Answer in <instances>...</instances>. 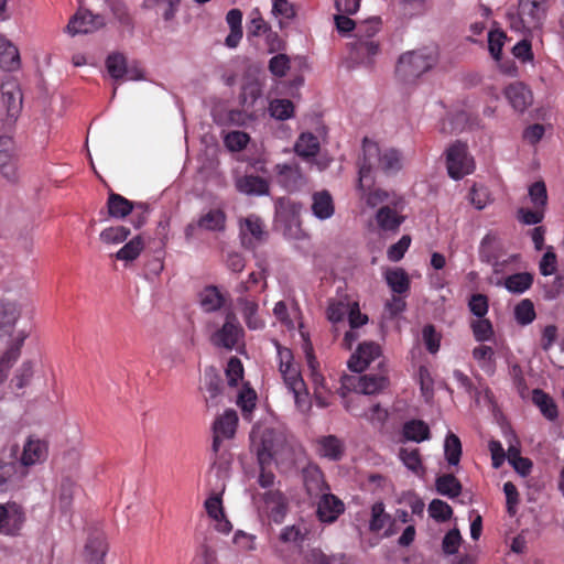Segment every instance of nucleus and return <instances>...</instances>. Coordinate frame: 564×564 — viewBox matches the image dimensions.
I'll use <instances>...</instances> for the list:
<instances>
[{
	"mask_svg": "<svg viewBox=\"0 0 564 564\" xmlns=\"http://www.w3.org/2000/svg\"><path fill=\"white\" fill-rule=\"evenodd\" d=\"M251 437L254 445L259 438L257 452L261 463L274 458L280 463L296 465L304 459L303 447L281 429H264L260 434L253 431Z\"/></svg>",
	"mask_w": 564,
	"mask_h": 564,
	"instance_id": "1",
	"label": "nucleus"
},
{
	"mask_svg": "<svg viewBox=\"0 0 564 564\" xmlns=\"http://www.w3.org/2000/svg\"><path fill=\"white\" fill-rule=\"evenodd\" d=\"M279 369L284 384L294 398L296 409L307 414L312 409V401L308 395L305 382L302 379L297 366L293 362V355L289 348L276 345Z\"/></svg>",
	"mask_w": 564,
	"mask_h": 564,
	"instance_id": "2",
	"label": "nucleus"
},
{
	"mask_svg": "<svg viewBox=\"0 0 564 564\" xmlns=\"http://www.w3.org/2000/svg\"><path fill=\"white\" fill-rule=\"evenodd\" d=\"M438 61L437 50L424 47L402 54L395 67V75L403 84H412L432 69Z\"/></svg>",
	"mask_w": 564,
	"mask_h": 564,
	"instance_id": "3",
	"label": "nucleus"
},
{
	"mask_svg": "<svg viewBox=\"0 0 564 564\" xmlns=\"http://www.w3.org/2000/svg\"><path fill=\"white\" fill-rule=\"evenodd\" d=\"M403 165L402 154L393 148L381 149L379 144L369 139H364L362 143V163L360 166H367L371 174L373 167L381 169L386 173H395Z\"/></svg>",
	"mask_w": 564,
	"mask_h": 564,
	"instance_id": "4",
	"label": "nucleus"
},
{
	"mask_svg": "<svg viewBox=\"0 0 564 564\" xmlns=\"http://www.w3.org/2000/svg\"><path fill=\"white\" fill-rule=\"evenodd\" d=\"M229 475L230 460L225 456H220L212 465L207 474V481L213 487L214 494L205 501V509L212 520L225 514L220 495L225 490L226 480L229 478Z\"/></svg>",
	"mask_w": 564,
	"mask_h": 564,
	"instance_id": "5",
	"label": "nucleus"
},
{
	"mask_svg": "<svg viewBox=\"0 0 564 564\" xmlns=\"http://www.w3.org/2000/svg\"><path fill=\"white\" fill-rule=\"evenodd\" d=\"M357 188L360 199L370 208L390 204L398 206L401 204L402 197L397 193L372 186V176L368 173L367 166L359 167Z\"/></svg>",
	"mask_w": 564,
	"mask_h": 564,
	"instance_id": "6",
	"label": "nucleus"
},
{
	"mask_svg": "<svg viewBox=\"0 0 564 564\" xmlns=\"http://www.w3.org/2000/svg\"><path fill=\"white\" fill-rule=\"evenodd\" d=\"M378 21L371 19L358 28V39L351 44V58L358 64H370L379 52V44L372 39L378 32Z\"/></svg>",
	"mask_w": 564,
	"mask_h": 564,
	"instance_id": "7",
	"label": "nucleus"
},
{
	"mask_svg": "<svg viewBox=\"0 0 564 564\" xmlns=\"http://www.w3.org/2000/svg\"><path fill=\"white\" fill-rule=\"evenodd\" d=\"M253 501L261 516L275 523L283 522L289 511V500L281 489H269L253 495Z\"/></svg>",
	"mask_w": 564,
	"mask_h": 564,
	"instance_id": "8",
	"label": "nucleus"
},
{
	"mask_svg": "<svg viewBox=\"0 0 564 564\" xmlns=\"http://www.w3.org/2000/svg\"><path fill=\"white\" fill-rule=\"evenodd\" d=\"M22 91L17 79L7 77L0 87V107L6 112V122L12 124L22 110Z\"/></svg>",
	"mask_w": 564,
	"mask_h": 564,
	"instance_id": "9",
	"label": "nucleus"
},
{
	"mask_svg": "<svg viewBox=\"0 0 564 564\" xmlns=\"http://www.w3.org/2000/svg\"><path fill=\"white\" fill-rule=\"evenodd\" d=\"M446 167L448 175L454 180H460L474 171V159L468 153L466 144L455 142L448 147L446 150Z\"/></svg>",
	"mask_w": 564,
	"mask_h": 564,
	"instance_id": "10",
	"label": "nucleus"
},
{
	"mask_svg": "<svg viewBox=\"0 0 564 564\" xmlns=\"http://www.w3.org/2000/svg\"><path fill=\"white\" fill-rule=\"evenodd\" d=\"M546 7L519 3V9L511 17V28L517 31H532L541 26L545 19Z\"/></svg>",
	"mask_w": 564,
	"mask_h": 564,
	"instance_id": "11",
	"label": "nucleus"
},
{
	"mask_svg": "<svg viewBox=\"0 0 564 564\" xmlns=\"http://www.w3.org/2000/svg\"><path fill=\"white\" fill-rule=\"evenodd\" d=\"M388 380L382 375H366L362 377H345L341 390H355L361 394H375L387 387ZM341 397L346 393L341 391Z\"/></svg>",
	"mask_w": 564,
	"mask_h": 564,
	"instance_id": "12",
	"label": "nucleus"
},
{
	"mask_svg": "<svg viewBox=\"0 0 564 564\" xmlns=\"http://www.w3.org/2000/svg\"><path fill=\"white\" fill-rule=\"evenodd\" d=\"M25 522L22 507L15 502L0 505V533L15 536L20 533Z\"/></svg>",
	"mask_w": 564,
	"mask_h": 564,
	"instance_id": "13",
	"label": "nucleus"
},
{
	"mask_svg": "<svg viewBox=\"0 0 564 564\" xmlns=\"http://www.w3.org/2000/svg\"><path fill=\"white\" fill-rule=\"evenodd\" d=\"M226 226V215L221 209L214 208L203 214L196 221L185 227V238L191 241L198 229L207 231H223Z\"/></svg>",
	"mask_w": 564,
	"mask_h": 564,
	"instance_id": "14",
	"label": "nucleus"
},
{
	"mask_svg": "<svg viewBox=\"0 0 564 564\" xmlns=\"http://www.w3.org/2000/svg\"><path fill=\"white\" fill-rule=\"evenodd\" d=\"M104 24L105 20L101 15L79 9L66 25V32L72 36L91 33L99 30Z\"/></svg>",
	"mask_w": 564,
	"mask_h": 564,
	"instance_id": "15",
	"label": "nucleus"
},
{
	"mask_svg": "<svg viewBox=\"0 0 564 564\" xmlns=\"http://www.w3.org/2000/svg\"><path fill=\"white\" fill-rule=\"evenodd\" d=\"M403 208V198H401V204L398 206L390 204L379 207L375 215L378 228L384 232H397L404 221V216L402 215Z\"/></svg>",
	"mask_w": 564,
	"mask_h": 564,
	"instance_id": "16",
	"label": "nucleus"
},
{
	"mask_svg": "<svg viewBox=\"0 0 564 564\" xmlns=\"http://www.w3.org/2000/svg\"><path fill=\"white\" fill-rule=\"evenodd\" d=\"M241 334L242 328L235 314L228 313L223 327L213 335L212 341L218 347L231 349L238 344Z\"/></svg>",
	"mask_w": 564,
	"mask_h": 564,
	"instance_id": "17",
	"label": "nucleus"
},
{
	"mask_svg": "<svg viewBox=\"0 0 564 564\" xmlns=\"http://www.w3.org/2000/svg\"><path fill=\"white\" fill-rule=\"evenodd\" d=\"M237 423L238 416L234 410H227L216 419L213 425V451L215 453L219 451L220 443L224 440H229L235 435Z\"/></svg>",
	"mask_w": 564,
	"mask_h": 564,
	"instance_id": "18",
	"label": "nucleus"
},
{
	"mask_svg": "<svg viewBox=\"0 0 564 564\" xmlns=\"http://www.w3.org/2000/svg\"><path fill=\"white\" fill-rule=\"evenodd\" d=\"M48 456V445L44 440L29 436L24 442L20 462L24 467L42 464Z\"/></svg>",
	"mask_w": 564,
	"mask_h": 564,
	"instance_id": "19",
	"label": "nucleus"
},
{
	"mask_svg": "<svg viewBox=\"0 0 564 564\" xmlns=\"http://www.w3.org/2000/svg\"><path fill=\"white\" fill-rule=\"evenodd\" d=\"M0 174L11 182L18 178L14 142L9 135L0 137Z\"/></svg>",
	"mask_w": 564,
	"mask_h": 564,
	"instance_id": "20",
	"label": "nucleus"
},
{
	"mask_svg": "<svg viewBox=\"0 0 564 564\" xmlns=\"http://www.w3.org/2000/svg\"><path fill=\"white\" fill-rule=\"evenodd\" d=\"M240 236L242 245L254 248L267 236L263 221L256 215H249L240 221Z\"/></svg>",
	"mask_w": 564,
	"mask_h": 564,
	"instance_id": "21",
	"label": "nucleus"
},
{
	"mask_svg": "<svg viewBox=\"0 0 564 564\" xmlns=\"http://www.w3.org/2000/svg\"><path fill=\"white\" fill-rule=\"evenodd\" d=\"M108 551L106 536L101 531H93L88 534L84 546V557L87 564H102Z\"/></svg>",
	"mask_w": 564,
	"mask_h": 564,
	"instance_id": "22",
	"label": "nucleus"
},
{
	"mask_svg": "<svg viewBox=\"0 0 564 564\" xmlns=\"http://www.w3.org/2000/svg\"><path fill=\"white\" fill-rule=\"evenodd\" d=\"M381 354L380 346L373 341H365L360 344L355 354L348 360V367L355 372L364 371L371 361L377 359Z\"/></svg>",
	"mask_w": 564,
	"mask_h": 564,
	"instance_id": "23",
	"label": "nucleus"
},
{
	"mask_svg": "<svg viewBox=\"0 0 564 564\" xmlns=\"http://www.w3.org/2000/svg\"><path fill=\"white\" fill-rule=\"evenodd\" d=\"M273 316L286 329L293 330L299 326L302 338H305V333L302 330V323L300 321V310L295 305L289 306L284 301H279L273 307Z\"/></svg>",
	"mask_w": 564,
	"mask_h": 564,
	"instance_id": "24",
	"label": "nucleus"
},
{
	"mask_svg": "<svg viewBox=\"0 0 564 564\" xmlns=\"http://www.w3.org/2000/svg\"><path fill=\"white\" fill-rule=\"evenodd\" d=\"M345 510L340 499L330 492L323 494L317 502V516L323 522H334Z\"/></svg>",
	"mask_w": 564,
	"mask_h": 564,
	"instance_id": "25",
	"label": "nucleus"
},
{
	"mask_svg": "<svg viewBox=\"0 0 564 564\" xmlns=\"http://www.w3.org/2000/svg\"><path fill=\"white\" fill-rule=\"evenodd\" d=\"M505 95L512 108L519 112H523L533 101L531 90L520 82L510 84Z\"/></svg>",
	"mask_w": 564,
	"mask_h": 564,
	"instance_id": "26",
	"label": "nucleus"
},
{
	"mask_svg": "<svg viewBox=\"0 0 564 564\" xmlns=\"http://www.w3.org/2000/svg\"><path fill=\"white\" fill-rule=\"evenodd\" d=\"M311 210L315 218L326 220L334 216L335 204L333 196L326 189L313 193Z\"/></svg>",
	"mask_w": 564,
	"mask_h": 564,
	"instance_id": "27",
	"label": "nucleus"
},
{
	"mask_svg": "<svg viewBox=\"0 0 564 564\" xmlns=\"http://www.w3.org/2000/svg\"><path fill=\"white\" fill-rule=\"evenodd\" d=\"M316 451L321 457L339 460L345 453V444L335 435H326L316 441Z\"/></svg>",
	"mask_w": 564,
	"mask_h": 564,
	"instance_id": "28",
	"label": "nucleus"
},
{
	"mask_svg": "<svg viewBox=\"0 0 564 564\" xmlns=\"http://www.w3.org/2000/svg\"><path fill=\"white\" fill-rule=\"evenodd\" d=\"M235 186L238 192L245 195H267L269 193V183L258 175H242L235 180Z\"/></svg>",
	"mask_w": 564,
	"mask_h": 564,
	"instance_id": "29",
	"label": "nucleus"
},
{
	"mask_svg": "<svg viewBox=\"0 0 564 564\" xmlns=\"http://www.w3.org/2000/svg\"><path fill=\"white\" fill-rule=\"evenodd\" d=\"M354 299L347 294H337L336 297L330 299L326 310V316L333 324L344 321L345 316L352 305Z\"/></svg>",
	"mask_w": 564,
	"mask_h": 564,
	"instance_id": "30",
	"label": "nucleus"
},
{
	"mask_svg": "<svg viewBox=\"0 0 564 564\" xmlns=\"http://www.w3.org/2000/svg\"><path fill=\"white\" fill-rule=\"evenodd\" d=\"M293 564H352L345 555L327 556L319 549H308Z\"/></svg>",
	"mask_w": 564,
	"mask_h": 564,
	"instance_id": "31",
	"label": "nucleus"
},
{
	"mask_svg": "<svg viewBox=\"0 0 564 564\" xmlns=\"http://www.w3.org/2000/svg\"><path fill=\"white\" fill-rule=\"evenodd\" d=\"M304 485L311 497H321L329 490L324 481L323 473L316 466H310L304 470Z\"/></svg>",
	"mask_w": 564,
	"mask_h": 564,
	"instance_id": "32",
	"label": "nucleus"
},
{
	"mask_svg": "<svg viewBox=\"0 0 564 564\" xmlns=\"http://www.w3.org/2000/svg\"><path fill=\"white\" fill-rule=\"evenodd\" d=\"M279 182L289 191L300 188L305 183V178L297 165L283 164L276 165Z\"/></svg>",
	"mask_w": 564,
	"mask_h": 564,
	"instance_id": "33",
	"label": "nucleus"
},
{
	"mask_svg": "<svg viewBox=\"0 0 564 564\" xmlns=\"http://www.w3.org/2000/svg\"><path fill=\"white\" fill-rule=\"evenodd\" d=\"M75 489L76 484L70 478L65 477L61 480L56 492L55 506L64 514H67L72 509Z\"/></svg>",
	"mask_w": 564,
	"mask_h": 564,
	"instance_id": "34",
	"label": "nucleus"
},
{
	"mask_svg": "<svg viewBox=\"0 0 564 564\" xmlns=\"http://www.w3.org/2000/svg\"><path fill=\"white\" fill-rule=\"evenodd\" d=\"M20 66L18 48L4 36L0 35V67L4 70H14Z\"/></svg>",
	"mask_w": 564,
	"mask_h": 564,
	"instance_id": "35",
	"label": "nucleus"
},
{
	"mask_svg": "<svg viewBox=\"0 0 564 564\" xmlns=\"http://www.w3.org/2000/svg\"><path fill=\"white\" fill-rule=\"evenodd\" d=\"M294 151L304 159L315 156L319 151V140L311 132H303L294 144Z\"/></svg>",
	"mask_w": 564,
	"mask_h": 564,
	"instance_id": "36",
	"label": "nucleus"
},
{
	"mask_svg": "<svg viewBox=\"0 0 564 564\" xmlns=\"http://www.w3.org/2000/svg\"><path fill=\"white\" fill-rule=\"evenodd\" d=\"M303 350L310 370L311 380L314 387V392L317 390H328L324 377L318 371V362L313 355V347L310 341H305V344H303Z\"/></svg>",
	"mask_w": 564,
	"mask_h": 564,
	"instance_id": "37",
	"label": "nucleus"
},
{
	"mask_svg": "<svg viewBox=\"0 0 564 564\" xmlns=\"http://www.w3.org/2000/svg\"><path fill=\"white\" fill-rule=\"evenodd\" d=\"M302 206L290 199L281 198L276 203V217L280 221L299 226V215Z\"/></svg>",
	"mask_w": 564,
	"mask_h": 564,
	"instance_id": "38",
	"label": "nucleus"
},
{
	"mask_svg": "<svg viewBox=\"0 0 564 564\" xmlns=\"http://www.w3.org/2000/svg\"><path fill=\"white\" fill-rule=\"evenodd\" d=\"M133 203L126 197L111 193L109 194L107 207L110 217L121 219L128 216L133 209Z\"/></svg>",
	"mask_w": 564,
	"mask_h": 564,
	"instance_id": "39",
	"label": "nucleus"
},
{
	"mask_svg": "<svg viewBox=\"0 0 564 564\" xmlns=\"http://www.w3.org/2000/svg\"><path fill=\"white\" fill-rule=\"evenodd\" d=\"M386 281L390 289L398 294L408 292L410 280L406 272L401 268L387 270L384 273Z\"/></svg>",
	"mask_w": 564,
	"mask_h": 564,
	"instance_id": "40",
	"label": "nucleus"
},
{
	"mask_svg": "<svg viewBox=\"0 0 564 564\" xmlns=\"http://www.w3.org/2000/svg\"><path fill=\"white\" fill-rule=\"evenodd\" d=\"M533 283V275L529 272H520L511 274L505 280V288L516 294L524 293L531 288Z\"/></svg>",
	"mask_w": 564,
	"mask_h": 564,
	"instance_id": "41",
	"label": "nucleus"
},
{
	"mask_svg": "<svg viewBox=\"0 0 564 564\" xmlns=\"http://www.w3.org/2000/svg\"><path fill=\"white\" fill-rule=\"evenodd\" d=\"M403 435L406 440L416 443L429 440L430 429L427 424L420 420H412L406 422L403 426Z\"/></svg>",
	"mask_w": 564,
	"mask_h": 564,
	"instance_id": "42",
	"label": "nucleus"
},
{
	"mask_svg": "<svg viewBox=\"0 0 564 564\" xmlns=\"http://www.w3.org/2000/svg\"><path fill=\"white\" fill-rule=\"evenodd\" d=\"M224 304V296L216 286H207L200 292V305L206 312L219 310Z\"/></svg>",
	"mask_w": 564,
	"mask_h": 564,
	"instance_id": "43",
	"label": "nucleus"
},
{
	"mask_svg": "<svg viewBox=\"0 0 564 564\" xmlns=\"http://www.w3.org/2000/svg\"><path fill=\"white\" fill-rule=\"evenodd\" d=\"M258 308L259 306L254 301H241V313L250 329H261L264 326V322L258 316Z\"/></svg>",
	"mask_w": 564,
	"mask_h": 564,
	"instance_id": "44",
	"label": "nucleus"
},
{
	"mask_svg": "<svg viewBox=\"0 0 564 564\" xmlns=\"http://www.w3.org/2000/svg\"><path fill=\"white\" fill-rule=\"evenodd\" d=\"M473 357L478 366L487 373H492L495 370V351L491 347L480 345L473 350Z\"/></svg>",
	"mask_w": 564,
	"mask_h": 564,
	"instance_id": "45",
	"label": "nucleus"
},
{
	"mask_svg": "<svg viewBox=\"0 0 564 564\" xmlns=\"http://www.w3.org/2000/svg\"><path fill=\"white\" fill-rule=\"evenodd\" d=\"M144 248V241L140 236L132 238L116 253V258L121 261L130 262L135 260Z\"/></svg>",
	"mask_w": 564,
	"mask_h": 564,
	"instance_id": "46",
	"label": "nucleus"
},
{
	"mask_svg": "<svg viewBox=\"0 0 564 564\" xmlns=\"http://www.w3.org/2000/svg\"><path fill=\"white\" fill-rule=\"evenodd\" d=\"M391 517L384 511L382 502H376L371 508V518L369 521V530L379 532L390 525Z\"/></svg>",
	"mask_w": 564,
	"mask_h": 564,
	"instance_id": "47",
	"label": "nucleus"
},
{
	"mask_svg": "<svg viewBox=\"0 0 564 564\" xmlns=\"http://www.w3.org/2000/svg\"><path fill=\"white\" fill-rule=\"evenodd\" d=\"M436 490L442 496L455 498L460 494L462 486L455 476L443 475L436 479Z\"/></svg>",
	"mask_w": 564,
	"mask_h": 564,
	"instance_id": "48",
	"label": "nucleus"
},
{
	"mask_svg": "<svg viewBox=\"0 0 564 564\" xmlns=\"http://www.w3.org/2000/svg\"><path fill=\"white\" fill-rule=\"evenodd\" d=\"M345 409L356 416H364L369 421H378L381 422L386 419L387 412L381 409L379 404L372 405L368 411L359 412L355 404V400H346L344 403Z\"/></svg>",
	"mask_w": 564,
	"mask_h": 564,
	"instance_id": "49",
	"label": "nucleus"
},
{
	"mask_svg": "<svg viewBox=\"0 0 564 564\" xmlns=\"http://www.w3.org/2000/svg\"><path fill=\"white\" fill-rule=\"evenodd\" d=\"M532 400L546 419L554 420L557 416L556 405L554 404L553 400L543 391L534 390Z\"/></svg>",
	"mask_w": 564,
	"mask_h": 564,
	"instance_id": "50",
	"label": "nucleus"
},
{
	"mask_svg": "<svg viewBox=\"0 0 564 564\" xmlns=\"http://www.w3.org/2000/svg\"><path fill=\"white\" fill-rule=\"evenodd\" d=\"M528 195L531 204L535 208L545 209L547 205V189L543 181H536L528 188Z\"/></svg>",
	"mask_w": 564,
	"mask_h": 564,
	"instance_id": "51",
	"label": "nucleus"
},
{
	"mask_svg": "<svg viewBox=\"0 0 564 564\" xmlns=\"http://www.w3.org/2000/svg\"><path fill=\"white\" fill-rule=\"evenodd\" d=\"M444 454L448 464L455 466L459 463L462 455V444L459 438L453 433H448L445 438Z\"/></svg>",
	"mask_w": 564,
	"mask_h": 564,
	"instance_id": "52",
	"label": "nucleus"
},
{
	"mask_svg": "<svg viewBox=\"0 0 564 564\" xmlns=\"http://www.w3.org/2000/svg\"><path fill=\"white\" fill-rule=\"evenodd\" d=\"M269 112L278 120H286L293 116L294 106L289 99H274L269 105Z\"/></svg>",
	"mask_w": 564,
	"mask_h": 564,
	"instance_id": "53",
	"label": "nucleus"
},
{
	"mask_svg": "<svg viewBox=\"0 0 564 564\" xmlns=\"http://www.w3.org/2000/svg\"><path fill=\"white\" fill-rule=\"evenodd\" d=\"M17 465L0 460V492L7 491L17 482Z\"/></svg>",
	"mask_w": 564,
	"mask_h": 564,
	"instance_id": "54",
	"label": "nucleus"
},
{
	"mask_svg": "<svg viewBox=\"0 0 564 564\" xmlns=\"http://www.w3.org/2000/svg\"><path fill=\"white\" fill-rule=\"evenodd\" d=\"M130 235V230L123 226L109 227L104 229L99 237L100 240L105 243L109 245H118L123 242L128 236Z\"/></svg>",
	"mask_w": 564,
	"mask_h": 564,
	"instance_id": "55",
	"label": "nucleus"
},
{
	"mask_svg": "<svg viewBox=\"0 0 564 564\" xmlns=\"http://www.w3.org/2000/svg\"><path fill=\"white\" fill-rule=\"evenodd\" d=\"M257 394L248 387H243L237 397V404L240 406L243 417L250 419L251 411L256 405Z\"/></svg>",
	"mask_w": 564,
	"mask_h": 564,
	"instance_id": "56",
	"label": "nucleus"
},
{
	"mask_svg": "<svg viewBox=\"0 0 564 564\" xmlns=\"http://www.w3.org/2000/svg\"><path fill=\"white\" fill-rule=\"evenodd\" d=\"M514 317L518 324L520 325H529L531 324L535 318V311L533 303L525 299L522 300L516 307H514Z\"/></svg>",
	"mask_w": 564,
	"mask_h": 564,
	"instance_id": "57",
	"label": "nucleus"
},
{
	"mask_svg": "<svg viewBox=\"0 0 564 564\" xmlns=\"http://www.w3.org/2000/svg\"><path fill=\"white\" fill-rule=\"evenodd\" d=\"M34 373V365L31 360L23 361L17 369L15 375L12 379L13 384L18 389L26 387Z\"/></svg>",
	"mask_w": 564,
	"mask_h": 564,
	"instance_id": "58",
	"label": "nucleus"
},
{
	"mask_svg": "<svg viewBox=\"0 0 564 564\" xmlns=\"http://www.w3.org/2000/svg\"><path fill=\"white\" fill-rule=\"evenodd\" d=\"M107 69L115 79H121L127 72L126 59L121 54L109 55L106 61Z\"/></svg>",
	"mask_w": 564,
	"mask_h": 564,
	"instance_id": "59",
	"label": "nucleus"
},
{
	"mask_svg": "<svg viewBox=\"0 0 564 564\" xmlns=\"http://www.w3.org/2000/svg\"><path fill=\"white\" fill-rule=\"evenodd\" d=\"M399 457L408 469H410L414 473H419L422 470V462H421L419 449L401 448L400 453H399Z\"/></svg>",
	"mask_w": 564,
	"mask_h": 564,
	"instance_id": "60",
	"label": "nucleus"
},
{
	"mask_svg": "<svg viewBox=\"0 0 564 564\" xmlns=\"http://www.w3.org/2000/svg\"><path fill=\"white\" fill-rule=\"evenodd\" d=\"M507 36L501 30H491L488 33V50L492 58L499 61Z\"/></svg>",
	"mask_w": 564,
	"mask_h": 564,
	"instance_id": "61",
	"label": "nucleus"
},
{
	"mask_svg": "<svg viewBox=\"0 0 564 564\" xmlns=\"http://www.w3.org/2000/svg\"><path fill=\"white\" fill-rule=\"evenodd\" d=\"M441 334L436 332L433 325H426L422 329V340L431 354H436L441 345Z\"/></svg>",
	"mask_w": 564,
	"mask_h": 564,
	"instance_id": "62",
	"label": "nucleus"
},
{
	"mask_svg": "<svg viewBox=\"0 0 564 564\" xmlns=\"http://www.w3.org/2000/svg\"><path fill=\"white\" fill-rule=\"evenodd\" d=\"M249 140L246 132L235 130L225 135L224 142L230 151H241L247 147Z\"/></svg>",
	"mask_w": 564,
	"mask_h": 564,
	"instance_id": "63",
	"label": "nucleus"
},
{
	"mask_svg": "<svg viewBox=\"0 0 564 564\" xmlns=\"http://www.w3.org/2000/svg\"><path fill=\"white\" fill-rule=\"evenodd\" d=\"M429 513L436 521L443 522L452 517L453 510L447 502L440 499H434L429 506Z\"/></svg>",
	"mask_w": 564,
	"mask_h": 564,
	"instance_id": "64",
	"label": "nucleus"
}]
</instances>
